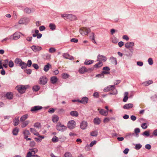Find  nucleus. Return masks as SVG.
I'll return each mask as SVG.
<instances>
[{"label":"nucleus","instance_id":"obj_1","mask_svg":"<svg viewBox=\"0 0 157 157\" xmlns=\"http://www.w3.org/2000/svg\"><path fill=\"white\" fill-rule=\"evenodd\" d=\"M110 91H111L109 93L111 94L115 95L117 93V92L115 88V85L108 86L104 89V91L105 92H107Z\"/></svg>","mask_w":157,"mask_h":157},{"label":"nucleus","instance_id":"obj_2","mask_svg":"<svg viewBox=\"0 0 157 157\" xmlns=\"http://www.w3.org/2000/svg\"><path fill=\"white\" fill-rule=\"evenodd\" d=\"M30 151L27 153V157H40L37 155H35L38 151V150L36 148H33L30 149Z\"/></svg>","mask_w":157,"mask_h":157},{"label":"nucleus","instance_id":"obj_3","mask_svg":"<svg viewBox=\"0 0 157 157\" xmlns=\"http://www.w3.org/2000/svg\"><path fill=\"white\" fill-rule=\"evenodd\" d=\"M80 32L82 35H87L91 30L89 28L84 27L80 28Z\"/></svg>","mask_w":157,"mask_h":157},{"label":"nucleus","instance_id":"obj_4","mask_svg":"<svg viewBox=\"0 0 157 157\" xmlns=\"http://www.w3.org/2000/svg\"><path fill=\"white\" fill-rule=\"evenodd\" d=\"M56 128L57 130L62 132L66 129L67 127L62 123L59 122L57 124Z\"/></svg>","mask_w":157,"mask_h":157},{"label":"nucleus","instance_id":"obj_5","mask_svg":"<svg viewBox=\"0 0 157 157\" xmlns=\"http://www.w3.org/2000/svg\"><path fill=\"white\" fill-rule=\"evenodd\" d=\"M93 70L92 68L87 69L86 67L82 66L78 70V72L81 74H84L88 71H91Z\"/></svg>","mask_w":157,"mask_h":157},{"label":"nucleus","instance_id":"obj_6","mask_svg":"<svg viewBox=\"0 0 157 157\" xmlns=\"http://www.w3.org/2000/svg\"><path fill=\"white\" fill-rule=\"evenodd\" d=\"M16 88L19 93L23 94L25 92L27 87L23 85H19L17 86Z\"/></svg>","mask_w":157,"mask_h":157},{"label":"nucleus","instance_id":"obj_7","mask_svg":"<svg viewBox=\"0 0 157 157\" xmlns=\"http://www.w3.org/2000/svg\"><path fill=\"white\" fill-rule=\"evenodd\" d=\"M76 123L74 120H71L68 121L67 124V127L70 129H71L75 127Z\"/></svg>","mask_w":157,"mask_h":157},{"label":"nucleus","instance_id":"obj_8","mask_svg":"<svg viewBox=\"0 0 157 157\" xmlns=\"http://www.w3.org/2000/svg\"><path fill=\"white\" fill-rule=\"evenodd\" d=\"M61 17H66L67 19L70 20H74L75 19V16L72 14H63L61 15Z\"/></svg>","mask_w":157,"mask_h":157},{"label":"nucleus","instance_id":"obj_9","mask_svg":"<svg viewBox=\"0 0 157 157\" xmlns=\"http://www.w3.org/2000/svg\"><path fill=\"white\" fill-rule=\"evenodd\" d=\"M48 79L46 77L43 76L39 80V83L42 85L45 84L47 82Z\"/></svg>","mask_w":157,"mask_h":157},{"label":"nucleus","instance_id":"obj_10","mask_svg":"<svg viewBox=\"0 0 157 157\" xmlns=\"http://www.w3.org/2000/svg\"><path fill=\"white\" fill-rule=\"evenodd\" d=\"M106 60V58L104 56L99 54L97 56V61H98L101 62L103 63V62H105Z\"/></svg>","mask_w":157,"mask_h":157},{"label":"nucleus","instance_id":"obj_11","mask_svg":"<svg viewBox=\"0 0 157 157\" xmlns=\"http://www.w3.org/2000/svg\"><path fill=\"white\" fill-rule=\"evenodd\" d=\"M42 109V107L40 106H35L31 108L30 111L32 113H34L36 112L39 110L41 109Z\"/></svg>","mask_w":157,"mask_h":157},{"label":"nucleus","instance_id":"obj_12","mask_svg":"<svg viewBox=\"0 0 157 157\" xmlns=\"http://www.w3.org/2000/svg\"><path fill=\"white\" fill-rule=\"evenodd\" d=\"M21 33L18 32H15L14 33L13 35H11V36L12 39L17 40L20 37V34Z\"/></svg>","mask_w":157,"mask_h":157},{"label":"nucleus","instance_id":"obj_13","mask_svg":"<svg viewBox=\"0 0 157 157\" xmlns=\"http://www.w3.org/2000/svg\"><path fill=\"white\" fill-rule=\"evenodd\" d=\"M98 110L101 115L105 116H107L108 114V111H106L103 109H98Z\"/></svg>","mask_w":157,"mask_h":157},{"label":"nucleus","instance_id":"obj_14","mask_svg":"<svg viewBox=\"0 0 157 157\" xmlns=\"http://www.w3.org/2000/svg\"><path fill=\"white\" fill-rule=\"evenodd\" d=\"M31 48L32 50L35 52L39 51L40 50L42 49L41 47L35 45L32 46Z\"/></svg>","mask_w":157,"mask_h":157},{"label":"nucleus","instance_id":"obj_15","mask_svg":"<svg viewBox=\"0 0 157 157\" xmlns=\"http://www.w3.org/2000/svg\"><path fill=\"white\" fill-rule=\"evenodd\" d=\"M110 74V72L109 71H103L102 72V73L101 74L96 75V77H98L103 78L104 77V74L107 75V74Z\"/></svg>","mask_w":157,"mask_h":157},{"label":"nucleus","instance_id":"obj_16","mask_svg":"<svg viewBox=\"0 0 157 157\" xmlns=\"http://www.w3.org/2000/svg\"><path fill=\"white\" fill-rule=\"evenodd\" d=\"M63 57L66 59H69L71 60L74 59V58L72 56H70L67 53H64L63 55Z\"/></svg>","mask_w":157,"mask_h":157},{"label":"nucleus","instance_id":"obj_17","mask_svg":"<svg viewBox=\"0 0 157 157\" xmlns=\"http://www.w3.org/2000/svg\"><path fill=\"white\" fill-rule=\"evenodd\" d=\"M87 126V122L83 121L80 124V127L82 129H85Z\"/></svg>","mask_w":157,"mask_h":157},{"label":"nucleus","instance_id":"obj_18","mask_svg":"<svg viewBox=\"0 0 157 157\" xmlns=\"http://www.w3.org/2000/svg\"><path fill=\"white\" fill-rule=\"evenodd\" d=\"M134 46V43L132 42H128L125 44V47L128 49H130Z\"/></svg>","mask_w":157,"mask_h":157},{"label":"nucleus","instance_id":"obj_19","mask_svg":"<svg viewBox=\"0 0 157 157\" xmlns=\"http://www.w3.org/2000/svg\"><path fill=\"white\" fill-rule=\"evenodd\" d=\"M88 101V98L86 97L83 98L81 100L78 101L79 102H80L83 104L87 103Z\"/></svg>","mask_w":157,"mask_h":157},{"label":"nucleus","instance_id":"obj_20","mask_svg":"<svg viewBox=\"0 0 157 157\" xmlns=\"http://www.w3.org/2000/svg\"><path fill=\"white\" fill-rule=\"evenodd\" d=\"M93 122L95 124L98 125L101 123V120L99 118L96 117L94 119Z\"/></svg>","mask_w":157,"mask_h":157},{"label":"nucleus","instance_id":"obj_21","mask_svg":"<svg viewBox=\"0 0 157 157\" xmlns=\"http://www.w3.org/2000/svg\"><path fill=\"white\" fill-rule=\"evenodd\" d=\"M133 107V104L132 103L127 104H125L123 106L124 109H128L131 108Z\"/></svg>","mask_w":157,"mask_h":157},{"label":"nucleus","instance_id":"obj_22","mask_svg":"<svg viewBox=\"0 0 157 157\" xmlns=\"http://www.w3.org/2000/svg\"><path fill=\"white\" fill-rule=\"evenodd\" d=\"M6 97L9 99H11L13 98V94L11 92L7 93L6 95Z\"/></svg>","mask_w":157,"mask_h":157},{"label":"nucleus","instance_id":"obj_23","mask_svg":"<svg viewBox=\"0 0 157 157\" xmlns=\"http://www.w3.org/2000/svg\"><path fill=\"white\" fill-rule=\"evenodd\" d=\"M109 59L112 63L115 65H117V60L116 58L113 56H111L110 58Z\"/></svg>","mask_w":157,"mask_h":157},{"label":"nucleus","instance_id":"obj_24","mask_svg":"<svg viewBox=\"0 0 157 157\" xmlns=\"http://www.w3.org/2000/svg\"><path fill=\"white\" fill-rule=\"evenodd\" d=\"M52 120L54 123L57 122L59 120V117L56 115H53L52 117Z\"/></svg>","mask_w":157,"mask_h":157},{"label":"nucleus","instance_id":"obj_25","mask_svg":"<svg viewBox=\"0 0 157 157\" xmlns=\"http://www.w3.org/2000/svg\"><path fill=\"white\" fill-rule=\"evenodd\" d=\"M111 41L113 43L116 44L118 41V39L115 37L113 36L111 38Z\"/></svg>","mask_w":157,"mask_h":157},{"label":"nucleus","instance_id":"obj_26","mask_svg":"<svg viewBox=\"0 0 157 157\" xmlns=\"http://www.w3.org/2000/svg\"><path fill=\"white\" fill-rule=\"evenodd\" d=\"M19 131V128L17 127H15L13 130L12 133L15 136L17 135L18 134Z\"/></svg>","mask_w":157,"mask_h":157},{"label":"nucleus","instance_id":"obj_27","mask_svg":"<svg viewBox=\"0 0 157 157\" xmlns=\"http://www.w3.org/2000/svg\"><path fill=\"white\" fill-rule=\"evenodd\" d=\"M23 134L24 136V138L26 139L28 137V135L30 134V132L28 130H25L23 132Z\"/></svg>","mask_w":157,"mask_h":157},{"label":"nucleus","instance_id":"obj_28","mask_svg":"<svg viewBox=\"0 0 157 157\" xmlns=\"http://www.w3.org/2000/svg\"><path fill=\"white\" fill-rule=\"evenodd\" d=\"M51 67V65L49 63H48L44 66V70L45 71H48L49 68Z\"/></svg>","mask_w":157,"mask_h":157},{"label":"nucleus","instance_id":"obj_29","mask_svg":"<svg viewBox=\"0 0 157 157\" xmlns=\"http://www.w3.org/2000/svg\"><path fill=\"white\" fill-rule=\"evenodd\" d=\"M28 117V115L27 114H25L22 116L20 118V121H24L26 120Z\"/></svg>","mask_w":157,"mask_h":157},{"label":"nucleus","instance_id":"obj_30","mask_svg":"<svg viewBox=\"0 0 157 157\" xmlns=\"http://www.w3.org/2000/svg\"><path fill=\"white\" fill-rule=\"evenodd\" d=\"M58 80V79L56 76H53L51 77V81L53 84H55L56 82Z\"/></svg>","mask_w":157,"mask_h":157},{"label":"nucleus","instance_id":"obj_31","mask_svg":"<svg viewBox=\"0 0 157 157\" xmlns=\"http://www.w3.org/2000/svg\"><path fill=\"white\" fill-rule=\"evenodd\" d=\"M22 62L20 59L16 58L15 60L14 63L15 64H18L19 66Z\"/></svg>","mask_w":157,"mask_h":157},{"label":"nucleus","instance_id":"obj_32","mask_svg":"<svg viewBox=\"0 0 157 157\" xmlns=\"http://www.w3.org/2000/svg\"><path fill=\"white\" fill-rule=\"evenodd\" d=\"M39 137H38L35 138L36 141L38 142H41L42 139L44 138V136H43L38 135Z\"/></svg>","mask_w":157,"mask_h":157},{"label":"nucleus","instance_id":"obj_33","mask_svg":"<svg viewBox=\"0 0 157 157\" xmlns=\"http://www.w3.org/2000/svg\"><path fill=\"white\" fill-rule=\"evenodd\" d=\"M40 88V86L38 85H36L33 87V90L34 91H37Z\"/></svg>","mask_w":157,"mask_h":157},{"label":"nucleus","instance_id":"obj_34","mask_svg":"<svg viewBox=\"0 0 157 157\" xmlns=\"http://www.w3.org/2000/svg\"><path fill=\"white\" fill-rule=\"evenodd\" d=\"M30 130L31 132L33 133L34 134L37 136H38V135H39V133L36 131L35 129L32 128H30Z\"/></svg>","mask_w":157,"mask_h":157},{"label":"nucleus","instance_id":"obj_35","mask_svg":"<svg viewBox=\"0 0 157 157\" xmlns=\"http://www.w3.org/2000/svg\"><path fill=\"white\" fill-rule=\"evenodd\" d=\"M70 115L73 117H77L78 115V114L77 112L76 111H72L70 112Z\"/></svg>","mask_w":157,"mask_h":157},{"label":"nucleus","instance_id":"obj_36","mask_svg":"<svg viewBox=\"0 0 157 157\" xmlns=\"http://www.w3.org/2000/svg\"><path fill=\"white\" fill-rule=\"evenodd\" d=\"M94 62V61L93 60L86 59L84 62V64L85 65H90L91 64L93 63Z\"/></svg>","mask_w":157,"mask_h":157},{"label":"nucleus","instance_id":"obj_37","mask_svg":"<svg viewBox=\"0 0 157 157\" xmlns=\"http://www.w3.org/2000/svg\"><path fill=\"white\" fill-rule=\"evenodd\" d=\"M19 66L21 67V68L22 69H25L27 67L26 63H24V62H22L20 65Z\"/></svg>","mask_w":157,"mask_h":157},{"label":"nucleus","instance_id":"obj_38","mask_svg":"<svg viewBox=\"0 0 157 157\" xmlns=\"http://www.w3.org/2000/svg\"><path fill=\"white\" fill-rule=\"evenodd\" d=\"M29 123V121H26L23 122L21 125L22 128H24L26 127Z\"/></svg>","mask_w":157,"mask_h":157},{"label":"nucleus","instance_id":"obj_39","mask_svg":"<svg viewBox=\"0 0 157 157\" xmlns=\"http://www.w3.org/2000/svg\"><path fill=\"white\" fill-rule=\"evenodd\" d=\"M128 92H125L124 93V97L123 99V101L124 102H126L127 101L128 99Z\"/></svg>","mask_w":157,"mask_h":157},{"label":"nucleus","instance_id":"obj_40","mask_svg":"<svg viewBox=\"0 0 157 157\" xmlns=\"http://www.w3.org/2000/svg\"><path fill=\"white\" fill-rule=\"evenodd\" d=\"M103 65V63L102 62H99L98 63L94 65L95 67L98 68L101 67Z\"/></svg>","mask_w":157,"mask_h":157},{"label":"nucleus","instance_id":"obj_41","mask_svg":"<svg viewBox=\"0 0 157 157\" xmlns=\"http://www.w3.org/2000/svg\"><path fill=\"white\" fill-rule=\"evenodd\" d=\"M49 27L51 30H53L56 29V26L53 23H50L49 25Z\"/></svg>","mask_w":157,"mask_h":157},{"label":"nucleus","instance_id":"obj_42","mask_svg":"<svg viewBox=\"0 0 157 157\" xmlns=\"http://www.w3.org/2000/svg\"><path fill=\"white\" fill-rule=\"evenodd\" d=\"M52 142L53 143H56L58 142L59 140V138L56 136L53 137L52 139Z\"/></svg>","mask_w":157,"mask_h":157},{"label":"nucleus","instance_id":"obj_43","mask_svg":"<svg viewBox=\"0 0 157 157\" xmlns=\"http://www.w3.org/2000/svg\"><path fill=\"white\" fill-rule=\"evenodd\" d=\"M62 77L63 79H66L68 78L69 77V75L68 74L66 73H63L62 75Z\"/></svg>","mask_w":157,"mask_h":157},{"label":"nucleus","instance_id":"obj_44","mask_svg":"<svg viewBox=\"0 0 157 157\" xmlns=\"http://www.w3.org/2000/svg\"><path fill=\"white\" fill-rule=\"evenodd\" d=\"M90 135L93 136H96L98 135V132L97 131H94L90 132Z\"/></svg>","mask_w":157,"mask_h":157},{"label":"nucleus","instance_id":"obj_45","mask_svg":"<svg viewBox=\"0 0 157 157\" xmlns=\"http://www.w3.org/2000/svg\"><path fill=\"white\" fill-rule=\"evenodd\" d=\"M12 40L11 36H8L7 37L4 39L2 41V43L6 42V41H8L9 40Z\"/></svg>","mask_w":157,"mask_h":157},{"label":"nucleus","instance_id":"obj_46","mask_svg":"<svg viewBox=\"0 0 157 157\" xmlns=\"http://www.w3.org/2000/svg\"><path fill=\"white\" fill-rule=\"evenodd\" d=\"M25 23V19L24 18H21L19 21V24H24Z\"/></svg>","mask_w":157,"mask_h":157},{"label":"nucleus","instance_id":"obj_47","mask_svg":"<svg viewBox=\"0 0 157 157\" xmlns=\"http://www.w3.org/2000/svg\"><path fill=\"white\" fill-rule=\"evenodd\" d=\"M34 126L38 128H41V125L40 123L37 122L34 124Z\"/></svg>","mask_w":157,"mask_h":157},{"label":"nucleus","instance_id":"obj_48","mask_svg":"<svg viewBox=\"0 0 157 157\" xmlns=\"http://www.w3.org/2000/svg\"><path fill=\"white\" fill-rule=\"evenodd\" d=\"M63 157H72V155L70 152H67L65 154Z\"/></svg>","mask_w":157,"mask_h":157},{"label":"nucleus","instance_id":"obj_49","mask_svg":"<svg viewBox=\"0 0 157 157\" xmlns=\"http://www.w3.org/2000/svg\"><path fill=\"white\" fill-rule=\"evenodd\" d=\"M19 120L18 118L15 119V120L13 121V124L14 126H17L18 125Z\"/></svg>","mask_w":157,"mask_h":157},{"label":"nucleus","instance_id":"obj_50","mask_svg":"<svg viewBox=\"0 0 157 157\" xmlns=\"http://www.w3.org/2000/svg\"><path fill=\"white\" fill-rule=\"evenodd\" d=\"M24 10L25 12L28 13H30L31 11V10L28 8H25Z\"/></svg>","mask_w":157,"mask_h":157},{"label":"nucleus","instance_id":"obj_51","mask_svg":"<svg viewBox=\"0 0 157 157\" xmlns=\"http://www.w3.org/2000/svg\"><path fill=\"white\" fill-rule=\"evenodd\" d=\"M140 129L139 128H136L134 130L135 133L136 134V136H138V133L140 132Z\"/></svg>","mask_w":157,"mask_h":157},{"label":"nucleus","instance_id":"obj_52","mask_svg":"<svg viewBox=\"0 0 157 157\" xmlns=\"http://www.w3.org/2000/svg\"><path fill=\"white\" fill-rule=\"evenodd\" d=\"M142 146V145L140 144H136L135 148L136 150H139L141 147Z\"/></svg>","mask_w":157,"mask_h":157},{"label":"nucleus","instance_id":"obj_53","mask_svg":"<svg viewBox=\"0 0 157 157\" xmlns=\"http://www.w3.org/2000/svg\"><path fill=\"white\" fill-rule=\"evenodd\" d=\"M148 62L150 65H151L153 64V60L151 58H149L148 59Z\"/></svg>","mask_w":157,"mask_h":157},{"label":"nucleus","instance_id":"obj_54","mask_svg":"<svg viewBox=\"0 0 157 157\" xmlns=\"http://www.w3.org/2000/svg\"><path fill=\"white\" fill-rule=\"evenodd\" d=\"M142 135L143 136H149V132L148 131H145L143 133Z\"/></svg>","mask_w":157,"mask_h":157},{"label":"nucleus","instance_id":"obj_55","mask_svg":"<svg viewBox=\"0 0 157 157\" xmlns=\"http://www.w3.org/2000/svg\"><path fill=\"white\" fill-rule=\"evenodd\" d=\"M8 61L7 60H6L5 61V63H3V66L5 68H6L7 67V63H8Z\"/></svg>","mask_w":157,"mask_h":157},{"label":"nucleus","instance_id":"obj_56","mask_svg":"<svg viewBox=\"0 0 157 157\" xmlns=\"http://www.w3.org/2000/svg\"><path fill=\"white\" fill-rule=\"evenodd\" d=\"M14 65L13 63L11 60H10L9 63V66L10 67H12Z\"/></svg>","mask_w":157,"mask_h":157},{"label":"nucleus","instance_id":"obj_57","mask_svg":"<svg viewBox=\"0 0 157 157\" xmlns=\"http://www.w3.org/2000/svg\"><path fill=\"white\" fill-rule=\"evenodd\" d=\"M153 82L152 80H149L147 82H146L144 83V84L145 85V86H148L149 85L151 84Z\"/></svg>","mask_w":157,"mask_h":157},{"label":"nucleus","instance_id":"obj_58","mask_svg":"<svg viewBox=\"0 0 157 157\" xmlns=\"http://www.w3.org/2000/svg\"><path fill=\"white\" fill-rule=\"evenodd\" d=\"M49 51L50 53H53L56 51V49L54 48H50Z\"/></svg>","mask_w":157,"mask_h":157},{"label":"nucleus","instance_id":"obj_59","mask_svg":"<svg viewBox=\"0 0 157 157\" xmlns=\"http://www.w3.org/2000/svg\"><path fill=\"white\" fill-rule=\"evenodd\" d=\"M110 120V119L109 117H106L104 119L103 122L104 123H108Z\"/></svg>","mask_w":157,"mask_h":157},{"label":"nucleus","instance_id":"obj_60","mask_svg":"<svg viewBox=\"0 0 157 157\" xmlns=\"http://www.w3.org/2000/svg\"><path fill=\"white\" fill-rule=\"evenodd\" d=\"M141 127L143 129H146L147 128V124L146 123H144L142 124Z\"/></svg>","mask_w":157,"mask_h":157},{"label":"nucleus","instance_id":"obj_61","mask_svg":"<svg viewBox=\"0 0 157 157\" xmlns=\"http://www.w3.org/2000/svg\"><path fill=\"white\" fill-rule=\"evenodd\" d=\"M32 61L30 60H29L28 61L27 63L26 64L27 66L30 67L32 65Z\"/></svg>","mask_w":157,"mask_h":157},{"label":"nucleus","instance_id":"obj_62","mask_svg":"<svg viewBox=\"0 0 157 157\" xmlns=\"http://www.w3.org/2000/svg\"><path fill=\"white\" fill-rule=\"evenodd\" d=\"M102 70L103 71H110V69L109 67H103Z\"/></svg>","mask_w":157,"mask_h":157},{"label":"nucleus","instance_id":"obj_63","mask_svg":"<svg viewBox=\"0 0 157 157\" xmlns=\"http://www.w3.org/2000/svg\"><path fill=\"white\" fill-rule=\"evenodd\" d=\"M25 73H27V74H30L31 73L32 70L30 69H26L25 70Z\"/></svg>","mask_w":157,"mask_h":157},{"label":"nucleus","instance_id":"obj_64","mask_svg":"<svg viewBox=\"0 0 157 157\" xmlns=\"http://www.w3.org/2000/svg\"><path fill=\"white\" fill-rule=\"evenodd\" d=\"M99 94L98 92H95L93 94V96L96 98H98L99 97Z\"/></svg>","mask_w":157,"mask_h":157}]
</instances>
